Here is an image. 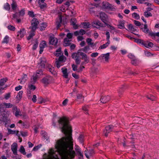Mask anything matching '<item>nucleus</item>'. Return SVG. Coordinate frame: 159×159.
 Listing matches in <instances>:
<instances>
[{
	"mask_svg": "<svg viewBox=\"0 0 159 159\" xmlns=\"http://www.w3.org/2000/svg\"><path fill=\"white\" fill-rule=\"evenodd\" d=\"M111 5L106 1L103 2L102 3V7L103 8H111Z\"/></svg>",
	"mask_w": 159,
	"mask_h": 159,
	"instance_id": "nucleus-19",
	"label": "nucleus"
},
{
	"mask_svg": "<svg viewBox=\"0 0 159 159\" xmlns=\"http://www.w3.org/2000/svg\"><path fill=\"white\" fill-rule=\"evenodd\" d=\"M4 106L7 108H10L13 107V105L11 104L10 103H7L6 102H4Z\"/></svg>",
	"mask_w": 159,
	"mask_h": 159,
	"instance_id": "nucleus-38",
	"label": "nucleus"
},
{
	"mask_svg": "<svg viewBox=\"0 0 159 159\" xmlns=\"http://www.w3.org/2000/svg\"><path fill=\"white\" fill-rule=\"evenodd\" d=\"M37 78L35 77L33 75V77L31 79V81L30 82L32 83V84H34L35 83Z\"/></svg>",
	"mask_w": 159,
	"mask_h": 159,
	"instance_id": "nucleus-43",
	"label": "nucleus"
},
{
	"mask_svg": "<svg viewBox=\"0 0 159 159\" xmlns=\"http://www.w3.org/2000/svg\"><path fill=\"white\" fill-rule=\"evenodd\" d=\"M27 37V39L28 40H30L35 35L34 32H32Z\"/></svg>",
	"mask_w": 159,
	"mask_h": 159,
	"instance_id": "nucleus-49",
	"label": "nucleus"
},
{
	"mask_svg": "<svg viewBox=\"0 0 159 159\" xmlns=\"http://www.w3.org/2000/svg\"><path fill=\"white\" fill-rule=\"evenodd\" d=\"M138 61L136 58L135 59L131 60V63L134 65H136L138 63Z\"/></svg>",
	"mask_w": 159,
	"mask_h": 159,
	"instance_id": "nucleus-54",
	"label": "nucleus"
},
{
	"mask_svg": "<svg viewBox=\"0 0 159 159\" xmlns=\"http://www.w3.org/2000/svg\"><path fill=\"white\" fill-rule=\"evenodd\" d=\"M4 8L6 10L9 11L10 8V5L8 3H6L4 5Z\"/></svg>",
	"mask_w": 159,
	"mask_h": 159,
	"instance_id": "nucleus-37",
	"label": "nucleus"
},
{
	"mask_svg": "<svg viewBox=\"0 0 159 159\" xmlns=\"http://www.w3.org/2000/svg\"><path fill=\"white\" fill-rule=\"evenodd\" d=\"M75 61L77 65L79 64L81 62V60L78 57L75 59Z\"/></svg>",
	"mask_w": 159,
	"mask_h": 159,
	"instance_id": "nucleus-62",
	"label": "nucleus"
},
{
	"mask_svg": "<svg viewBox=\"0 0 159 159\" xmlns=\"http://www.w3.org/2000/svg\"><path fill=\"white\" fill-rule=\"evenodd\" d=\"M94 153V151L93 149H90L89 151H84V154L86 157L88 158H89L90 157L93 155Z\"/></svg>",
	"mask_w": 159,
	"mask_h": 159,
	"instance_id": "nucleus-10",
	"label": "nucleus"
},
{
	"mask_svg": "<svg viewBox=\"0 0 159 159\" xmlns=\"http://www.w3.org/2000/svg\"><path fill=\"white\" fill-rule=\"evenodd\" d=\"M110 99V97L109 96H104L101 98L100 101L101 102L104 103L108 101Z\"/></svg>",
	"mask_w": 159,
	"mask_h": 159,
	"instance_id": "nucleus-16",
	"label": "nucleus"
},
{
	"mask_svg": "<svg viewBox=\"0 0 159 159\" xmlns=\"http://www.w3.org/2000/svg\"><path fill=\"white\" fill-rule=\"evenodd\" d=\"M46 63V60L45 57H42L40 59V62L39 65L41 68H44L45 67Z\"/></svg>",
	"mask_w": 159,
	"mask_h": 159,
	"instance_id": "nucleus-11",
	"label": "nucleus"
},
{
	"mask_svg": "<svg viewBox=\"0 0 159 159\" xmlns=\"http://www.w3.org/2000/svg\"><path fill=\"white\" fill-rule=\"evenodd\" d=\"M70 41L67 38H65L64 39V45L65 46H67L70 44Z\"/></svg>",
	"mask_w": 159,
	"mask_h": 159,
	"instance_id": "nucleus-28",
	"label": "nucleus"
},
{
	"mask_svg": "<svg viewBox=\"0 0 159 159\" xmlns=\"http://www.w3.org/2000/svg\"><path fill=\"white\" fill-rule=\"evenodd\" d=\"M113 127L112 125H109L106 127L105 129L103 131V133L105 136H108V133L111 131V129Z\"/></svg>",
	"mask_w": 159,
	"mask_h": 159,
	"instance_id": "nucleus-8",
	"label": "nucleus"
},
{
	"mask_svg": "<svg viewBox=\"0 0 159 159\" xmlns=\"http://www.w3.org/2000/svg\"><path fill=\"white\" fill-rule=\"evenodd\" d=\"M27 80V77L26 75H24L22 78L20 79V83L22 84H24Z\"/></svg>",
	"mask_w": 159,
	"mask_h": 159,
	"instance_id": "nucleus-22",
	"label": "nucleus"
},
{
	"mask_svg": "<svg viewBox=\"0 0 159 159\" xmlns=\"http://www.w3.org/2000/svg\"><path fill=\"white\" fill-rule=\"evenodd\" d=\"M106 35L107 36V41H110V34L109 33L108 31H106Z\"/></svg>",
	"mask_w": 159,
	"mask_h": 159,
	"instance_id": "nucleus-57",
	"label": "nucleus"
},
{
	"mask_svg": "<svg viewBox=\"0 0 159 159\" xmlns=\"http://www.w3.org/2000/svg\"><path fill=\"white\" fill-rule=\"evenodd\" d=\"M128 28L129 30L131 32H134L136 30V27L131 24L128 25Z\"/></svg>",
	"mask_w": 159,
	"mask_h": 159,
	"instance_id": "nucleus-24",
	"label": "nucleus"
},
{
	"mask_svg": "<svg viewBox=\"0 0 159 159\" xmlns=\"http://www.w3.org/2000/svg\"><path fill=\"white\" fill-rule=\"evenodd\" d=\"M7 27L9 30L12 31H14L16 29L14 26L11 25H9Z\"/></svg>",
	"mask_w": 159,
	"mask_h": 159,
	"instance_id": "nucleus-48",
	"label": "nucleus"
},
{
	"mask_svg": "<svg viewBox=\"0 0 159 159\" xmlns=\"http://www.w3.org/2000/svg\"><path fill=\"white\" fill-rule=\"evenodd\" d=\"M79 53H80V55L82 56V59H83L84 58L86 57H87V55L86 54H85V53H84L83 52H80Z\"/></svg>",
	"mask_w": 159,
	"mask_h": 159,
	"instance_id": "nucleus-56",
	"label": "nucleus"
},
{
	"mask_svg": "<svg viewBox=\"0 0 159 159\" xmlns=\"http://www.w3.org/2000/svg\"><path fill=\"white\" fill-rule=\"evenodd\" d=\"M77 99H82L84 100V97L81 94H78L77 95Z\"/></svg>",
	"mask_w": 159,
	"mask_h": 159,
	"instance_id": "nucleus-58",
	"label": "nucleus"
},
{
	"mask_svg": "<svg viewBox=\"0 0 159 159\" xmlns=\"http://www.w3.org/2000/svg\"><path fill=\"white\" fill-rule=\"evenodd\" d=\"M34 84H32V83L31 82H30L28 84V87L27 88L29 89H30L32 90H34L35 89L36 87L34 85Z\"/></svg>",
	"mask_w": 159,
	"mask_h": 159,
	"instance_id": "nucleus-25",
	"label": "nucleus"
},
{
	"mask_svg": "<svg viewBox=\"0 0 159 159\" xmlns=\"http://www.w3.org/2000/svg\"><path fill=\"white\" fill-rule=\"evenodd\" d=\"M42 70H38L36 74H34L33 75L34 76H35L37 78H38L39 77V75H42Z\"/></svg>",
	"mask_w": 159,
	"mask_h": 159,
	"instance_id": "nucleus-30",
	"label": "nucleus"
},
{
	"mask_svg": "<svg viewBox=\"0 0 159 159\" xmlns=\"http://www.w3.org/2000/svg\"><path fill=\"white\" fill-rule=\"evenodd\" d=\"M92 26L94 27H96L97 28H99L100 27H105V25L100 22L98 20L95 21L92 23Z\"/></svg>",
	"mask_w": 159,
	"mask_h": 159,
	"instance_id": "nucleus-7",
	"label": "nucleus"
},
{
	"mask_svg": "<svg viewBox=\"0 0 159 159\" xmlns=\"http://www.w3.org/2000/svg\"><path fill=\"white\" fill-rule=\"evenodd\" d=\"M19 151L23 155H25L26 154L25 148L23 146H20Z\"/></svg>",
	"mask_w": 159,
	"mask_h": 159,
	"instance_id": "nucleus-40",
	"label": "nucleus"
},
{
	"mask_svg": "<svg viewBox=\"0 0 159 159\" xmlns=\"http://www.w3.org/2000/svg\"><path fill=\"white\" fill-rule=\"evenodd\" d=\"M34 42L35 43L33 47V50H35L37 48L38 46V43L37 42V40H35Z\"/></svg>",
	"mask_w": 159,
	"mask_h": 159,
	"instance_id": "nucleus-53",
	"label": "nucleus"
},
{
	"mask_svg": "<svg viewBox=\"0 0 159 159\" xmlns=\"http://www.w3.org/2000/svg\"><path fill=\"white\" fill-rule=\"evenodd\" d=\"M57 67L58 68H59L61 66L63 65V62L57 60L55 62Z\"/></svg>",
	"mask_w": 159,
	"mask_h": 159,
	"instance_id": "nucleus-32",
	"label": "nucleus"
},
{
	"mask_svg": "<svg viewBox=\"0 0 159 159\" xmlns=\"http://www.w3.org/2000/svg\"><path fill=\"white\" fill-rule=\"evenodd\" d=\"M90 49V48L89 46H86L84 47V48H82L81 50L84 51V52L87 53V51Z\"/></svg>",
	"mask_w": 159,
	"mask_h": 159,
	"instance_id": "nucleus-42",
	"label": "nucleus"
},
{
	"mask_svg": "<svg viewBox=\"0 0 159 159\" xmlns=\"http://www.w3.org/2000/svg\"><path fill=\"white\" fill-rule=\"evenodd\" d=\"M12 109L13 112L16 111L15 113V115L17 116H21V114L20 109L17 108V107L16 106H14L12 107Z\"/></svg>",
	"mask_w": 159,
	"mask_h": 159,
	"instance_id": "nucleus-12",
	"label": "nucleus"
},
{
	"mask_svg": "<svg viewBox=\"0 0 159 159\" xmlns=\"http://www.w3.org/2000/svg\"><path fill=\"white\" fill-rule=\"evenodd\" d=\"M144 53L145 55L147 57H149L152 55V54L148 51H145Z\"/></svg>",
	"mask_w": 159,
	"mask_h": 159,
	"instance_id": "nucleus-59",
	"label": "nucleus"
},
{
	"mask_svg": "<svg viewBox=\"0 0 159 159\" xmlns=\"http://www.w3.org/2000/svg\"><path fill=\"white\" fill-rule=\"evenodd\" d=\"M9 37L8 36L6 35L2 41V43H7L9 41Z\"/></svg>",
	"mask_w": 159,
	"mask_h": 159,
	"instance_id": "nucleus-44",
	"label": "nucleus"
},
{
	"mask_svg": "<svg viewBox=\"0 0 159 159\" xmlns=\"http://www.w3.org/2000/svg\"><path fill=\"white\" fill-rule=\"evenodd\" d=\"M146 97L148 99H149L152 101H153L155 99V97L151 95L147 96Z\"/></svg>",
	"mask_w": 159,
	"mask_h": 159,
	"instance_id": "nucleus-51",
	"label": "nucleus"
},
{
	"mask_svg": "<svg viewBox=\"0 0 159 159\" xmlns=\"http://www.w3.org/2000/svg\"><path fill=\"white\" fill-rule=\"evenodd\" d=\"M17 6L16 2L14 1H13L12 4H11V7L12 9L13 10H16V8Z\"/></svg>",
	"mask_w": 159,
	"mask_h": 159,
	"instance_id": "nucleus-31",
	"label": "nucleus"
},
{
	"mask_svg": "<svg viewBox=\"0 0 159 159\" xmlns=\"http://www.w3.org/2000/svg\"><path fill=\"white\" fill-rule=\"evenodd\" d=\"M46 46V42L45 41H43L40 43L39 46L40 48H42L43 49V48Z\"/></svg>",
	"mask_w": 159,
	"mask_h": 159,
	"instance_id": "nucleus-33",
	"label": "nucleus"
},
{
	"mask_svg": "<svg viewBox=\"0 0 159 159\" xmlns=\"http://www.w3.org/2000/svg\"><path fill=\"white\" fill-rule=\"evenodd\" d=\"M45 0H39L38 2L41 9H43L47 7V4L44 2Z\"/></svg>",
	"mask_w": 159,
	"mask_h": 159,
	"instance_id": "nucleus-14",
	"label": "nucleus"
},
{
	"mask_svg": "<svg viewBox=\"0 0 159 159\" xmlns=\"http://www.w3.org/2000/svg\"><path fill=\"white\" fill-rule=\"evenodd\" d=\"M54 54L57 57H59L58 61L62 62L65 61L66 58L63 55V53L61 52L60 48L56 50L55 53H54Z\"/></svg>",
	"mask_w": 159,
	"mask_h": 159,
	"instance_id": "nucleus-2",
	"label": "nucleus"
},
{
	"mask_svg": "<svg viewBox=\"0 0 159 159\" xmlns=\"http://www.w3.org/2000/svg\"><path fill=\"white\" fill-rule=\"evenodd\" d=\"M84 135L82 134H80L78 137V139L80 142L81 143H83L84 141Z\"/></svg>",
	"mask_w": 159,
	"mask_h": 159,
	"instance_id": "nucleus-45",
	"label": "nucleus"
},
{
	"mask_svg": "<svg viewBox=\"0 0 159 159\" xmlns=\"http://www.w3.org/2000/svg\"><path fill=\"white\" fill-rule=\"evenodd\" d=\"M142 31L143 32L146 33H147L148 32L149 30L148 28L147 25L146 24L144 25V28H142Z\"/></svg>",
	"mask_w": 159,
	"mask_h": 159,
	"instance_id": "nucleus-34",
	"label": "nucleus"
},
{
	"mask_svg": "<svg viewBox=\"0 0 159 159\" xmlns=\"http://www.w3.org/2000/svg\"><path fill=\"white\" fill-rule=\"evenodd\" d=\"M83 25L84 28H89L90 24L89 22H85L83 23Z\"/></svg>",
	"mask_w": 159,
	"mask_h": 159,
	"instance_id": "nucleus-47",
	"label": "nucleus"
},
{
	"mask_svg": "<svg viewBox=\"0 0 159 159\" xmlns=\"http://www.w3.org/2000/svg\"><path fill=\"white\" fill-rule=\"evenodd\" d=\"M62 17L61 15H60L59 17L58 20L56 22L57 28V29H58L61 26V23L62 22Z\"/></svg>",
	"mask_w": 159,
	"mask_h": 159,
	"instance_id": "nucleus-21",
	"label": "nucleus"
},
{
	"mask_svg": "<svg viewBox=\"0 0 159 159\" xmlns=\"http://www.w3.org/2000/svg\"><path fill=\"white\" fill-rule=\"evenodd\" d=\"M132 16L135 19L139 20L140 19L139 15L136 13L134 12L132 14Z\"/></svg>",
	"mask_w": 159,
	"mask_h": 159,
	"instance_id": "nucleus-39",
	"label": "nucleus"
},
{
	"mask_svg": "<svg viewBox=\"0 0 159 159\" xmlns=\"http://www.w3.org/2000/svg\"><path fill=\"white\" fill-rule=\"evenodd\" d=\"M52 80V78L50 76H47L44 77L41 80L42 82L45 85L51 83Z\"/></svg>",
	"mask_w": 159,
	"mask_h": 159,
	"instance_id": "nucleus-4",
	"label": "nucleus"
},
{
	"mask_svg": "<svg viewBox=\"0 0 159 159\" xmlns=\"http://www.w3.org/2000/svg\"><path fill=\"white\" fill-rule=\"evenodd\" d=\"M49 42L50 44L55 45L57 43L58 40L54 37L53 34H51L49 35Z\"/></svg>",
	"mask_w": 159,
	"mask_h": 159,
	"instance_id": "nucleus-5",
	"label": "nucleus"
},
{
	"mask_svg": "<svg viewBox=\"0 0 159 159\" xmlns=\"http://www.w3.org/2000/svg\"><path fill=\"white\" fill-rule=\"evenodd\" d=\"M128 57L131 59V60L135 59L136 58L135 56L132 54H129L128 55Z\"/></svg>",
	"mask_w": 159,
	"mask_h": 159,
	"instance_id": "nucleus-60",
	"label": "nucleus"
},
{
	"mask_svg": "<svg viewBox=\"0 0 159 159\" xmlns=\"http://www.w3.org/2000/svg\"><path fill=\"white\" fill-rule=\"evenodd\" d=\"M7 79L6 78L1 79L0 81V85L3 86L4 85V83L7 81Z\"/></svg>",
	"mask_w": 159,
	"mask_h": 159,
	"instance_id": "nucleus-41",
	"label": "nucleus"
},
{
	"mask_svg": "<svg viewBox=\"0 0 159 159\" xmlns=\"http://www.w3.org/2000/svg\"><path fill=\"white\" fill-rule=\"evenodd\" d=\"M110 43V41H107L105 44H103L99 48V49H102L106 48L108 46Z\"/></svg>",
	"mask_w": 159,
	"mask_h": 159,
	"instance_id": "nucleus-29",
	"label": "nucleus"
},
{
	"mask_svg": "<svg viewBox=\"0 0 159 159\" xmlns=\"http://www.w3.org/2000/svg\"><path fill=\"white\" fill-rule=\"evenodd\" d=\"M38 101L39 103H45L47 102V100L46 99H43L41 97H40L38 99Z\"/></svg>",
	"mask_w": 159,
	"mask_h": 159,
	"instance_id": "nucleus-36",
	"label": "nucleus"
},
{
	"mask_svg": "<svg viewBox=\"0 0 159 159\" xmlns=\"http://www.w3.org/2000/svg\"><path fill=\"white\" fill-rule=\"evenodd\" d=\"M100 18L102 21L107 26L108 24H107V16L105 13L103 12H101L100 14Z\"/></svg>",
	"mask_w": 159,
	"mask_h": 159,
	"instance_id": "nucleus-6",
	"label": "nucleus"
},
{
	"mask_svg": "<svg viewBox=\"0 0 159 159\" xmlns=\"http://www.w3.org/2000/svg\"><path fill=\"white\" fill-rule=\"evenodd\" d=\"M149 35L151 36L152 39H155L156 38V37L157 36L159 37V32L154 33L152 32H151L149 33Z\"/></svg>",
	"mask_w": 159,
	"mask_h": 159,
	"instance_id": "nucleus-20",
	"label": "nucleus"
},
{
	"mask_svg": "<svg viewBox=\"0 0 159 159\" xmlns=\"http://www.w3.org/2000/svg\"><path fill=\"white\" fill-rule=\"evenodd\" d=\"M98 55V53L97 52H93L91 54V56L92 57H96Z\"/></svg>",
	"mask_w": 159,
	"mask_h": 159,
	"instance_id": "nucleus-61",
	"label": "nucleus"
},
{
	"mask_svg": "<svg viewBox=\"0 0 159 159\" xmlns=\"http://www.w3.org/2000/svg\"><path fill=\"white\" fill-rule=\"evenodd\" d=\"M144 16L146 17L152 16V14L149 11H145L144 12Z\"/></svg>",
	"mask_w": 159,
	"mask_h": 159,
	"instance_id": "nucleus-46",
	"label": "nucleus"
},
{
	"mask_svg": "<svg viewBox=\"0 0 159 159\" xmlns=\"http://www.w3.org/2000/svg\"><path fill=\"white\" fill-rule=\"evenodd\" d=\"M39 21L37 19L34 18L31 21V26L30 28L31 29V31L34 32L37 28Z\"/></svg>",
	"mask_w": 159,
	"mask_h": 159,
	"instance_id": "nucleus-3",
	"label": "nucleus"
},
{
	"mask_svg": "<svg viewBox=\"0 0 159 159\" xmlns=\"http://www.w3.org/2000/svg\"><path fill=\"white\" fill-rule=\"evenodd\" d=\"M57 121L61 132L65 137L56 142L55 145L56 151L51 148L49 151L48 158L53 159H68L73 158L75 152L73 150L72 141V130L68 120H52V125L55 126Z\"/></svg>",
	"mask_w": 159,
	"mask_h": 159,
	"instance_id": "nucleus-1",
	"label": "nucleus"
},
{
	"mask_svg": "<svg viewBox=\"0 0 159 159\" xmlns=\"http://www.w3.org/2000/svg\"><path fill=\"white\" fill-rule=\"evenodd\" d=\"M143 40L140 39H136L135 40L136 42L139 43L141 44L143 43Z\"/></svg>",
	"mask_w": 159,
	"mask_h": 159,
	"instance_id": "nucleus-55",
	"label": "nucleus"
},
{
	"mask_svg": "<svg viewBox=\"0 0 159 159\" xmlns=\"http://www.w3.org/2000/svg\"><path fill=\"white\" fill-rule=\"evenodd\" d=\"M19 13L20 16H23L25 13V10L23 9L19 11Z\"/></svg>",
	"mask_w": 159,
	"mask_h": 159,
	"instance_id": "nucleus-64",
	"label": "nucleus"
},
{
	"mask_svg": "<svg viewBox=\"0 0 159 159\" xmlns=\"http://www.w3.org/2000/svg\"><path fill=\"white\" fill-rule=\"evenodd\" d=\"M17 144L16 143H13L11 146V150L13 153L15 155H17Z\"/></svg>",
	"mask_w": 159,
	"mask_h": 159,
	"instance_id": "nucleus-13",
	"label": "nucleus"
},
{
	"mask_svg": "<svg viewBox=\"0 0 159 159\" xmlns=\"http://www.w3.org/2000/svg\"><path fill=\"white\" fill-rule=\"evenodd\" d=\"M20 133L21 135V136L23 137H25L27 135V132H23L21 131L20 132Z\"/></svg>",
	"mask_w": 159,
	"mask_h": 159,
	"instance_id": "nucleus-63",
	"label": "nucleus"
},
{
	"mask_svg": "<svg viewBox=\"0 0 159 159\" xmlns=\"http://www.w3.org/2000/svg\"><path fill=\"white\" fill-rule=\"evenodd\" d=\"M54 68L51 66H48V70L52 74L55 75L56 74V72L54 71Z\"/></svg>",
	"mask_w": 159,
	"mask_h": 159,
	"instance_id": "nucleus-26",
	"label": "nucleus"
},
{
	"mask_svg": "<svg viewBox=\"0 0 159 159\" xmlns=\"http://www.w3.org/2000/svg\"><path fill=\"white\" fill-rule=\"evenodd\" d=\"M76 20L75 18H73L71 19L70 23L75 29H77L78 27V25L76 24Z\"/></svg>",
	"mask_w": 159,
	"mask_h": 159,
	"instance_id": "nucleus-15",
	"label": "nucleus"
},
{
	"mask_svg": "<svg viewBox=\"0 0 159 159\" xmlns=\"http://www.w3.org/2000/svg\"><path fill=\"white\" fill-rule=\"evenodd\" d=\"M61 70L63 74L64 77L66 78H68V75L67 73V69L66 68L64 69L63 68H62Z\"/></svg>",
	"mask_w": 159,
	"mask_h": 159,
	"instance_id": "nucleus-23",
	"label": "nucleus"
},
{
	"mask_svg": "<svg viewBox=\"0 0 159 159\" xmlns=\"http://www.w3.org/2000/svg\"><path fill=\"white\" fill-rule=\"evenodd\" d=\"M21 16H20L19 13L16 12L15 14L13 16V18L14 19H17L20 17Z\"/></svg>",
	"mask_w": 159,
	"mask_h": 159,
	"instance_id": "nucleus-50",
	"label": "nucleus"
},
{
	"mask_svg": "<svg viewBox=\"0 0 159 159\" xmlns=\"http://www.w3.org/2000/svg\"><path fill=\"white\" fill-rule=\"evenodd\" d=\"M109 53L102 54L99 57L101 58L104 59L106 61H107L109 58Z\"/></svg>",
	"mask_w": 159,
	"mask_h": 159,
	"instance_id": "nucleus-17",
	"label": "nucleus"
},
{
	"mask_svg": "<svg viewBox=\"0 0 159 159\" xmlns=\"http://www.w3.org/2000/svg\"><path fill=\"white\" fill-rule=\"evenodd\" d=\"M23 93V91H19L18 93L16 98L18 99H20L22 98Z\"/></svg>",
	"mask_w": 159,
	"mask_h": 159,
	"instance_id": "nucleus-35",
	"label": "nucleus"
},
{
	"mask_svg": "<svg viewBox=\"0 0 159 159\" xmlns=\"http://www.w3.org/2000/svg\"><path fill=\"white\" fill-rule=\"evenodd\" d=\"M75 150L77 152V154L80 157H79V159H83V155L81 152V148L78 146L76 145L75 147Z\"/></svg>",
	"mask_w": 159,
	"mask_h": 159,
	"instance_id": "nucleus-9",
	"label": "nucleus"
},
{
	"mask_svg": "<svg viewBox=\"0 0 159 159\" xmlns=\"http://www.w3.org/2000/svg\"><path fill=\"white\" fill-rule=\"evenodd\" d=\"M25 33V32L24 29H21L20 31L18 33L17 36L20 37V38H22Z\"/></svg>",
	"mask_w": 159,
	"mask_h": 159,
	"instance_id": "nucleus-18",
	"label": "nucleus"
},
{
	"mask_svg": "<svg viewBox=\"0 0 159 159\" xmlns=\"http://www.w3.org/2000/svg\"><path fill=\"white\" fill-rule=\"evenodd\" d=\"M118 26V28L120 29H123L125 28L124 23H122V22H120Z\"/></svg>",
	"mask_w": 159,
	"mask_h": 159,
	"instance_id": "nucleus-52",
	"label": "nucleus"
},
{
	"mask_svg": "<svg viewBox=\"0 0 159 159\" xmlns=\"http://www.w3.org/2000/svg\"><path fill=\"white\" fill-rule=\"evenodd\" d=\"M47 26V24L46 23H43L40 24V30L43 31L45 30V28Z\"/></svg>",
	"mask_w": 159,
	"mask_h": 159,
	"instance_id": "nucleus-27",
	"label": "nucleus"
}]
</instances>
